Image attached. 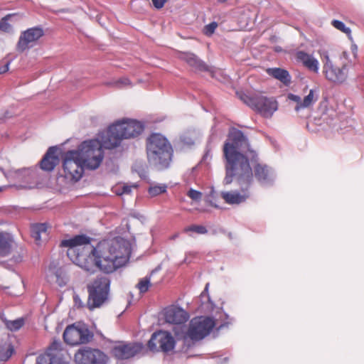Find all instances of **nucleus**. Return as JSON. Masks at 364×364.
I'll return each mask as SVG.
<instances>
[{"mask_svg":"<svg viewBox=\"0 0 364 364\" xmlns=\"http://www.w3.org/2000/svg\"><path fill=\"white\" fill-rule=\"evenodd\" d=\"M179 58L196 69L201 70L205 69V65L193 53H181Z\"/></svg>","mask_w":364,"mask_h":364,"instance_id":"nucleus-25","label":"nucleus"},{"mask_svg":"<svg viewBox=\"0 0 364 364\" xmlns=\"http://www.w3.org/2000/svg\"><path fill=\"white\" fill-rule=\"evenodd\" d=\"M106 141V136L102 141L97 139L84 141L78 146L77 149L66 151L63 159H103L105 150L112 149L105 146Z\"/></svg>","mask_w":364,"mask_h":364,"instance_id":"nucleus-6","label":"nucleus"},{"mask_svg":"<svg viewBox=\"0 0 364 364\" xmlns=\"http://www.w3.org/2000/svg\"><path fill=\"white\" fill-rule=\"evenodd\" d=\"M225 184H230L235 178L241 193L237 191L222 192L221 196L228 204H240L245 202L250 196L249 188L253 181L252 171L249 161H227Z\"/></svg>","mask_w":364,"mask_h":364,"instance_id":"nucleus-2","label":"nucleus"},{"mask_svg":"<svg viewBox=\"0 0 364 364\" xmlns=\"http://www.w3.org/2000/svg\"><path fill=\"white\" fill-rule=\"evenodd\" d=\"M16 15L17 14H8L5 17H4L0 21V30H2L4 31H9L11 29V26L8 23V21L10 20L11 18L16 16Z\"/></svg>","mask_w":364,"mask_h":364,"instance_id":"nucleus-37","label":"nucleus"},{"mask_svg":"<svg viewBox=\"0 0 364 364\" xmlns=\"http://www.w3.org/2000/svg\"><path fill=\"white\" fill-rule=\"evenodd\" d=\"M151 287L150 277H145L139 280L136 284V287L140 294H144L148 291Z\"/></svg>","mask_w":364,"mask_h":364,"instance_id":"nucleus-32","label":"nucleus"},{"mask_svg":"<svg viewBox=\"0 0 364 364\" xmlns=\"http://www.w3.org/2000/svg\"><path fill=\"white\" fill-rule=\"evenodd\" d=\"M239 98L262 116L269 118L278 109V103L274 98L262 95L250 96L245 93H237Z\"/></svg>","mask_w":364,"mask_h":364,"instance_id":"nucleus-9","label":"nucleus"},{"mask_svg":"<svg viewBox=\"0 0 364 364\" xmlns=\"http://www.w3.org/2000/svg\"><path fill=\"white\" fill-rule=\"evenodd\" d=\"M60 346L59 343L53 342L45 353L37 357L36 364H68L56 355Z\"/></svg>","mask_w":364,"mask_h":364,"instance_id":"nucleus-19","label":"nucleus"},{"mask_svg":"<svg viewBox=\"0 0 364 364\" xmlns=\"http://www.w3.org/2000/svg\"><path fill=\"white\" fill-rule=\"evenodd\" d=\"M56 161H40L39 166L43 171H51L58 164Z\"/></svg>","mask_w":364,"mask_h":364,"instance_id":"nucleus-38","label":"nucleus"},{"mask_svg":"<svg viewBox=\"0 0 364 364\" xmlns=\"http://www.w3.org/2000/svg\"><path fill=\"white\" fill-rule=\"evenodd\" d=\"M331 24L333 25V26L334 28L339 30L340 31L346 33L348 36H350V33H351L350 28L348 27H346V25L342 21H340L338 20H333V21H332Z\"/></svg>","mask_w":364,"mask_h":364,"instance_id":"nucleus-36","label":"nucleus"},{"mask_svg":"<svg viewBox=\"0 0 364 364\" xmlns=\"http://www.w3.org/2000/svg\"><path fill=\"white\" fill-rule=\"evenodd\" d=\"M185 232H194L198 234L204 235L208 232L207 228L203 225H192L184 228Z\"/></svg>","mask_w":364,"mask_h":364,"instance_id":"nucleus-35","label":"nucleus"},{"mask_svg":"<svg viewBox=\"0 0 364 364\" xmlns=\"http://www.w3.org/2000/svg\"><path fill=\"white\" fill-rule=\"evenodd\" d=\"M28 172V175L31 176V177L32 178V179H34L35 177H36V172L33 171V170H27L26 171Z\"/></svg>","mask_w":364,"mask_h":364,"instance_id":"nucleus-46","label":"nucleus"},{"mask_svg":"<svg viewBox=\"0 0 364 364\" xmlns=\"http://www.w3.org/2000/svg\"><path fill=\"white\" fill-rule=\"evenodd\" d=\"M107 85L117 88H124L132 86V82L128 78L122 77L114 82L107 83Z\"/></svg>","mask_w":364,"mask_h":364,"instance_id":"nucleus-34","label":"nucleus"},{"mask_svg":"<svg viewBox=\"0 0 364 364\" xmlns=\"http://www.w3.org/2000/svg\"><path fill=\"white\" fill-rule=\"evenodd\" d=\"M92 338L93 333L85 325L68 326L63 333L65 342L70 346L87 343Z\"/></svg>","mask_w":364,"mask_h":364,"instance_id":"nucleus-12","label":"nucleus"},{"mask_svg":"<svg viewBox=\"0 0 364 364\" xmlns=\"http://www.w3.org/2000/svg\"><path fill=\"white\" fill-rule=\"evenodd\" d=\"M187 196L193 200L200 201L202 198V193L198 191L191 188L187 193Z\"/></svg>","mask_w":364,"mask_h":364,"instance_id":"nucleus-40","label":"nucleus"},{"mask_svg":"<svg viewBox=\"0 0 364 364\" xmlns=\"http://www.w3.org/2000/svg\"><path fill=\"white\" fill-rule=\"evenodd\" d=\"M102 161H63L65 178L72 183L77 182L83 176L85 168L95 170Z\"/></svg>","mask_w":364,"mask_h":364,"instance_id":"nucleus-11","label":"nucleus"},{"mask_svg":"<svg viewBox=\"0 0 364 364\" xmlns=\"http://www.w3.org/2000/svg\"><path fill=\"white\" fill-rule=\"evenodd\" d=\"M174 346L175 340L172 335L167 331H159L154 333L148 342V348L153 352L168 353L172 350Z\"/></svg>","mask_w":364,"mask_h":364,"instance_id":"nucleus-14","label":"nucleus"},{"mask_svg":"<svg viewBox=\"0 0 364 364\" xmlns=\"http://www.w3.org/2000/svg\"><path fill=\"white\" fill-rule=\"evenodd\" d=\"M77 296H75V301L76 303H77Z\"/></svg>","mask_w":364,"mask_h":364,"instance_id":"nucleus-52","label":"nucleus"},{"mask_svg":"<svg viewBox=\"0 0 364 364\" xmlns=\"http://www.w3.org/2000/svg\"><path fill=\"white\" fill-rule=\"evenodd\" d=\"M43 35V30L39 27L31 28L22 32L16 45L17 50L23 52L33 47Z\"/></svg>","mask_w":364,"mask_h":364,"instance_id":"nucleus-16","label":"nucleus"},{"mask_svg":"<svg viewBox=\"0 0 364 364\" xmlns=\"http://www.w3.org/2000/svg\"><path fill=\"white\" fill-rule=\"evenodd\" d=\"M214 326V321L209 317L200 316L193 318L183 338L182 351L188 353L195 346L196 342L208 335Z\"/></svg>","mask_w":364,"mask_h":364,"instance_id":"nucleus-5","label":"nucleus"},{"mask_svg":"<svg viewBox=\"0 0 364 364\" xmlns=\"http://www.w3.org/2000/svg\"><path fill=\"white\" fill-rule=\"evenodd\" d=\"M14 240L12 236L6 232H0V256L6 257L11 254Z\"/></svg>","mask_w":364,"mask_h":364,"instance_id":"nucleus-24","label":"nucleus"},{"mask_svg":"<svg viewBox=\"0 0 364 364\" xmlns=\"http://www.w3.org/2000/svg\"><path fill=\"white\" fill-rule=\"evenodd\" d=\"M131 255V244L121 237L105 240L96 247H90L85 251L77 252L72 257L73 263L90 274L98 268L109 274L124 266L129 261Z\"/></svg>","mask_w":364,"mask_h":364,"instance_id":"nucleus-1","label":"nucleus"},{"mask_svg":"<svg viewBox=\"0 0 364 364\" xmlns=\"http://www.w3.org/2000/svg\"><path fill=\"white\" fill-rule=\"evenodd\" d=\"M218 1L220 3H225L227 1V0H218Z\"/></svg>","mask_w":364,"mask_h":364,"instance_id":"nucleus-51","label":"nucleus"},{"mask_svg":"<svg viewBox=\"0 0 364 364\" xmlns=\"http://www.w3.org/2000/svg\"><path fill=\"white\" fill-rule=\"evenodd\" d=\"M208 286H209V284H207L205 285V289H204L203 292L202 293V294H203L205 291H208Z\"/></svg>","mask_w":364,"mask_h":364,"instance_id":"nucleus-50","label":"nucleus"},{"mask_svg":"<svg viewBox=\"0 0 364 364\" xmlns=\"http://www.w3.org/2000/svg\"><path fill=\"white\" fill-rule=\"evenodd\" d=\"M136 166H134V171H136L139 174V176L141 178H145L147 176V171L144 168H139V169L136 168Z\"/></svg>","mask_w":364,"mask_h":364,"instance_id":"nucleus-42","label":"nucleus"},{"mask_svg":"<svg viewBox=\"0 0 364 364\" xmlns=\"http://www.w3.org/2000/svg\"><path fill=\"white\" fill-rule=\"evenodd\" d=\"M255 176L263 185L270 184L274 179V173L265 164H258L255 168Z\"/></svg>","mask_w":364,"mask_h":364,"instance_id":"nucleus-22","label":"nucleus"},{"mask_svg":"<svg viewBox=\"0 0 364 364\" xmlns=\"http://www.w3.org/2000/svg\"><path fill=\"white\" fill-rule=\"evenodd\" d=\"M267 73L274 77V78L279 80L284 85H287L291 82V77L289 73L284 69L281 68H268L267 70Z\"/></svg>","mask_w":364,"mask_h":364,"instance_id":"nucleus-27","label":"nucleus"},{"mask_svg":"<svg viewBox=\"0 0 364 364\" xmlns=\"http://www.w3.org/2000/svg\"><path fill=\"white\" fill-rule=\"evenodd\" d=\"M25 323L24 318H18L17 319L10 321H6L4 323L6 327L11 331H18Z\"/></svg>","mask_w":364,"mask_h":364,"instance_id":"nucleus-30","label":"nucleus"},{"mask_svg":"<svg viewBox=\"0 0 364 364\" xmlns=\"http://www.w3.org/2000/svg\"><path fill=\"white\" fill-rule=\"evenodd\" d=\"M14 352V347L12 346H9L5 352H1L0 353V360L2 361L8 360Z\"/></svg>","mask_w":364,"mask_h":364,"instance_id":"nucleus-39","label":"nucleus"},{"mask_svg":"<svg viewBox=\"0 0 364 364\" xmlns=\"http://www.w3.org/2000/svg\"><path fill=\"white\" fill-rule=\"evenodd\" d=\"M48 226L46 223H36L31 225V235L35 241L39 244L43 235L47 236Z\"/></svg>","mask_w":364,"mask_h":364,"instance_id":"nucleus-28","label":"nucleus"},{"mask_svg":"<svg viewBox=\"0 0 364 364\" xmlns=\"http://www.w3.org/2000/svg\"><path fill=\"white\" fill-rule=\"evenodd\" d=\"M194 255V254H193V253H191V252H189V253L186 254V258L184 259V262H188V261H187V260H188V257H188V255Z\"/></svg>","mask_w":364,"mask_h":364,"instance_id":"nucleus-49","label":"nucleus"},{"mask_svg":"<svg viewBox=\"0 0 364 364\" xmlns=\"http://www.w3.org/2000/svg\"><path fill=\"white\" fill-rule=\"evenodd\" d=\"M138 188L136 183H119L112 188V191L117 196L129 195L132 189Z\"/></svg>","mask_w":364,"mask_h":364,"instance_id":"nucleus-29","label":"nucleus"},{"mask_svg":"<svg viewBox=\"0 0 364 364\" xmlns=\"http://www.w3.org/2000/svg\"><path fill=\"white\" fill-rule=\"evenodd\" d=\"M143 348V345L139 343L118 342L112 348V353L117 359H129L139 353Z\"/></svg>","mask_w":364,"mask_h":364,"instance_id":"nucleus-17","label":"nucleus"},{"mask_svg":"<svg viewBox=\"0 0 364 364\" xmlns=\"http://www.w3.org/2000/svg\"><path fill=\"white\" fill-rule=\"evenodd\" d=\"M146 151L151 159H171L173 149L165 136L161 134H153L147 139Z\"/></svg>","mask_w":364,"mask_h":364,"instance_id":"nucleus-8","label":"nucleus"},{"mask_svg":"<svg viewBox=\"0 0 364 364\" xmlns=\"http://www.w3.org/2000/svg\"><path fill=\"white\" fill-rule=\"evenodd\" d=\"M0 319L4 322V323H6V321H7V318L3 312H0Z\"/></svg>","mask_w":364,"mask_h":364,"instance_id":"nucleus-47","label":"nucleus"},{"mask_svg":"<svg viewBox=\"0 0 364 364\" xmlns=\"http://www.w3.org/2000/svg\"><path fill=\"white\" fill-rule=\"evenodd\" d=\"M110 279L108 277H97L87 287L88 299L87 306L90 310L102 306L109 298Z\"/></svg>","mask_w":364,"mask_h":364,"instance_id":"nucleus-7","label":"nucleus"},{"mask_svg":"<svg viewBox=\"0 0 364 364\" xmlns=\"http://www.w3.org/2000/svg\"><path fill=\"white\" fill-rule=\"evenodd\" d=\"M143 124L134 119H123L109 127L107 133L106 146L112 149L119 145L123 139L134 138L142 133Z\"/></svg>","mask_w":364,"mask_h":364,"instance_id":"nucleus-4","label":"nucleus"},{"mask_svg":"<svg viewBox=\"0 0 364 364\" xmlns=\"http://www.w3.org/2000/svg\"><path fill=\"white\" fill-rule=\"evenodd\" d=\"M9 62H6L2 67H0V75L6 73L9 70Z\"/></svg>","mask_w":364,"mask_h":364,"instance_id":"nucleus-44","label":"nucleus"},{"mask_svg":"<svg viewBox=\"0 0 364 364\" xmlns=\"http://www.w3.org/2000/svg\"><path fill=\"white\" fill-rule=\"evenodd\" d=\"M288 100L296 102L294 109L299 112L301 109L309 108L318 100V96L314 90H311L309 94L303 100L298 95L289 93L287 95Z\"/></svg>","mask_w":364,"mask_h":364,"instance_id":"nucleus-21","label":"nucleus"},{"mask_svg":"<svg viewBox=\"0 0 364 364\" xmlns=\"http://www.w3.org/2000/svg\"><path fill=\"white\" fill-rule=\"evenodd\" d=\"M217 26H218L217 23L213 22V23L205 26L204 33L208 36H210L214 33Z\"/></svg>","mask_w":364,"mask_h":364,"instance_id":"nucleus-41","label":"nucleus"},{"mask_svg":"<svg viewBox=\"0 0 364 364\" xmlns=\"http://www.w3.org/2000/svg\"><path fill=\"white\" fill-rule=\"evenodd\" d=\"M169 161H154V163L151 165V168L154 171H162L169 168Z\"/></svg>","mask_w":364,"mask_h":364,"instance_id":"nucleus-33","label":"nucleus"},{"mask_svg":"<svg viewBox=\"0 0 364 364\" xmlns=\"http://www.w3.org/2000/svg\"><path fill=\"white\" fill-rule=\"evenodd\" d=\"M225 159H255L257 152L250 147L247 138L237 129H232L223 146Z\"/></svg>","mask_w":364,"mask_h":364,"instance_id":"nucleus-3","label":"nucleus"},{"mask_svg":"<svg viewBox=\"0 0 364 364\" xmlns=\"http://www.w3.org/2000/svg\"><path fill=\"white\" fill-rule=\"evenodd\" d=\"M228 361V358H218L216 360V363L218 364H223L224 363H226Z\"/></svg>","mask_w":364,"mask_h":364,"instance_id":"nucleus-45","label":"nucleus"},{"mask_svg":"<svg viewBox=\"0 0 364 364\" xmlns=\"http://www.w3.org/2000/svg\"><path fill=\"white\" fill-rule=\"evenodd\" d=\"M199 138V133L195 129H187L173 141L176 152H183L195 146Z\"/></svg>","mask_w":364,"mask_h":364,"instance_id":"nucleus-18","label":"nucleus"},{"mask_svg":"<svg viewBox=\"0 0 364 364\" xmlns=\"http://www.w3.org/2000/svg\"><path fill=\"white\" fill-rule=\"evenodd\" d=\"M323 63V73L327 80L335 84H341L348 77V63L342 62L341 67L335 65L331 60L328 53L322 50L318 51Z\"/></svg>","mask_w":364,"mask_h":364,"instance_id":"nucleus-10","label":"nucleus"},{"mask_svg":"<svg viewBox=\"0 0 364 364\" xmlns=\"http://www.w3.org/2000/svg\"><path fill=\"white\" fill-rule=\"evenodd\" d=\"M77 364H107L108 357L102 350L97 348L83 347L75 354Z\"/></svg>","mask_w":364,"mask_h":364,"instance_id":"nucleus-13","label":"nucleus"},{"mask_svg":"<svg viewBox=\"0 0 364 364\" xmlns=\"http://www.w3.org/2000/svg\"><path fill=\"white\" fill-rule=\"evenodd\" d=\"M166 322L173 324H182L189 318L188 313L179 307L172 306L166 309L164 313Z\"/></svg>","mask_w":364,"mask_h":364,"instance_id":"nucleus-20","label":"nucleus"},{"mask_svg":"<svg viewBox=\"0 0 364 364\" xmlns=\"http://www.w3.org/2000/svg\"><path fill=\"white\" fill-rule=\"evenodd\" d=\"M166 189L167 186L166 184H156L150 186L148 189V193L151 196H156L166 192Z\"/></svg>","mask_w":364,"mask_h":364,"instance_id":"nucleus-31","label":"nucleus"},{"mask_svg":"<svg viewBox=\"0 0 364 364\" xmlns=\"http://www.w3.org/2000/svg\"><path fill=\"white\" fill-rule=\"evenodd\" d=\"M348 55L346 52H343L341 55V58H344L345 60L347 59Z\"/></svg>","mask_w":364,"mask_h":364,"instance_id":"nucleus-48","label":"nucleus"},{"mask_svg":"<svg viewBox=\"0 0 364 364\" xmlns=\"http://www.w3.org/2000/svg\"><path fill=\"white\" fill-rule=\"evenodd\" d=\"M296 59L301 62L308 70L317 73L319 68V63L312 55L304 51H299L296 53Z\"/></svg>","mask_w":364,"mask_h":364,"instance_id":"nucleus-23","label":"nucleus"},{"mask_svg":"<svg viewBox=\"0 0 364 364\" xmlns=\"http://www.w3.org/2000/svg\"><path fill=\"white\" fill-rule=\"evenodd\" d=\"M91 238L85 235H78L73 237L63 240L60 242V247H68V256L72 259L80 250L85 251V249H90Z\"/></svg>","mask_w":364,"mask_h":364,"instance_id":"nucleus-15","label":"nucleus"},{"mask_svg":"<svg viewBox=\"0 0 364 364\" xmlns=\"http://www.w3.org/2000/svg\"><path fill=\"white\" fill-rule=\"evenodd\" d=\"M66 152H64L63 144L50 146L41 159H61L65 158Z\"/></svg>","mask_w":364,"mask_h":364,"instance_id":"nucleus-26","label":"nucleus"},{"mask_svg":"<svg viewBox=\"0 0 364 364\" xmlns=\"http://www.w3.org/2000/svg\"><path fill=\"white\" fill-rule=\"evenodd\" d=\"M166 1V0H152V3L156 9H161L164 6Z\"/></svg>","mask_w":364,"mask_h":364,"instance_id":"nucleus-43","label":"nucleus"}]
</instances>
